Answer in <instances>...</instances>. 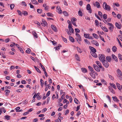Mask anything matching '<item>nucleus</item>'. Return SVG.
<instances>
[{"label":"nucleus","instance_id":"nucleus-63","mask_svg":"<svg viewBox=\"0 0 122 122\" xmlns=\"http://www.w3.org/2000/svg\"><path fill=\"white\" fill-rule=\"evenodd\" d=\"M22 90L20 89H18L16 90V92H21Z\"/></svg>","mask_w":122,"mask_h":122},{"label":"nucleus","instance_id":"nucleus-24","mask_svg":"<svg viewBox=\"0 0 122 122\" xmlns=\"http://www.w3.org/2000/svg\"><path fill=\"white\" fill-rule=\"evenodd\" d=\"M31 1L33 4L37 5L38 4V3L35 0H32Z\"/></svg>","mask_w":122,"mask_h":122},{"label":"nucleus","instance_id":"nucleus-47","mask_svg":"<svg viewBox=\"0 0 122 122\" xmlns=\"http://www.w3.org/2000/svg\"><path fill=\"white\" fill-rule=\"evenodd\" d=\"M5 119H7V120H9L10 119V117L8 115H6L5 116Z\"/></svg>","mask_w":122,"mask_h":122},{"label":"nucleus","instance_id":"nucleus-26","mask_svg":"<svg viewBox=\"0 0 122 122\" xmlns=\"http://www.w3.org/2000/svg\"><path fill=\"white\" fill-rule=\"evenodd\" d=\"M90 74L93 78H95V74H93L92 72H91L90 73Z\"/></svg>","mask_w":122,"mask_h":122},{"label":"nucleus","instance_id":"nucleus-17","mask_svg":"<svg viewBox=\"0 0 122 122\" xmlns=\"http://www.w3.org/2000/svg\"><path fill=\"white\" fill-rule=\"evenodd\" d=\"M97 8H99L100 7V4L99 2L98 1H96L95 2Z\"/></svg>","mask_w":122,"mask_h":122},{"label":"nucleus","instance_id":"nucleus-52","mask_svg":"<svg viewBox=\"0 0 122 122\" xmlns=\"http://www.w3.org/2000/svg\"><path fill=\"white\" fill-rule=\"evenodd\" d=\"M63 13L65 16H68V14L67 12L66 11H64L63 12Z\"/></svg>","mask_w":122,"mask_h":122},{"label":"nucleus","instance_id":"nucleus-45","mask_svg":"<svg viewBox=\"0 0 122 122\" xmlns=\"http://www.w3.org/2000/svg\"><path fill=\"white\" fill-rule=\"evenodd\" d=\"M107 24L108 25L110 26V27H112V28H114V26L112 24L110 23H108Z\"/></svg>","mask_w":122,"mask_h":122},{"label":"nucleus","instance_id":"nucleus-40","mask_svg":"<svg viewBox=\"0 0 122 122\" xmlns=\"http://www.w3.org/2000/svg\"><path fill=\"white\" fill-rule=\"evenodd\" d=\"M37 11L38 13L41 14L42 12V10L41 9H37Z\"/></svg>","mask_w":122,"mask_h":122},{"label":"nucleus","instance_id":"nucleus-33","mask_svg":"<svg viewBox=\"0 0 122 122\" xmlns=\"http://www.w3.org/2000/svg\"><path fill=\"white\" fill-rule=\"evenodd\" d=\"M72 26L71 24H69L68 25V28L70 31H71V29L73 28L72 27Z\"/></svg>","mask_w":122,"mask_h":122},{"label":"nucleus","instance_id":"nucleus-23","mask_svg":"<svg viewBox=\"0 0 122 122\" xmlns=\"http://www.w3.org/2000/svg\"><path fill=\"white\" fill-rule=\"evenodd\" d=\"M79 10L78 12V14L79 16H82V11H81V10L80 9H79Z\"/></svg>","mask_w":122,"mask_h":122},{"label":"nucleus","instance_id":"nucleus-59","mask_svg":"<svg viewBox=\"0 0 122 122\" xmlns=\"http://www.w3.org/2000/svg\"><path fill=\"white\" fill-rule=\"evenodd\" d=\"M1 109L2 111H3L4 112V113H5L6 112V110L3 107L1 108Z\"/></svg>","mask_w":122,"mask_h":122},{"label":"nucleus","instance_id":"nucleus-58","mask_svg":"<svg viewBox=\"0 0 122 122\" xmlns=\"http://www.w3.org/2000/svg\"><path fill=\"white\" fill-rule=\"evenodd\" d=\"M55 121L56 122H61V121L59 118H58V119L55 120Z\"/></svg>","mask_w":122,"mask_h":122},{"label":"nucleus","instance_id":"nucleus-8","mask_svg":"<svg viewBox=\"0 0 122 122\" xmlns=\"http://www.w3.org/2000/svg\"><path fill=\"white\" fill-rule=\"evenodd\" d=\"M42 23H41L42 25L44 26H45L46 25L47 23L44 19H42Z\"/></svg>","mask_w":122,"mask_h":122},{"label":"nucleus","instance_id":"nucleus-49","mask_svg":"<svg viewBox=\"0 0 122 122\" xmlns=\"http://www.w3.org/2000/svg\"><path fill=\"white\" fill-rule=\"evenodd\" d=\"M76 49L80 53H81L82 52V51H81V49L78 47H77Z\"/></svg>","mask_w":122,"mask_h":122},{"label":"nucleus","instance_id":"nucleus-12","mask_svg":"<svg viewBox=\"0 0 122 122\" xmlns=\"http://www.w3.org/2000/svg\"><path fill=\"white\" fill-rule=\"evenodd\" d=\"M75 57L76 60L78 61H80V59L79 56L77 54L75 55Z\"/></svg>","mask_w":122,"mask_h":122},{"label":"nucleus","instance_id":"nucleus-56","mask_svg":"<svg viewBox=\"0 0 122 122\" xmlns=\"http://www.w3.org/2000/svg\"><path fill=\"white\" fill-rule=\"evenodd\" d=\"M10 39L9 38L5 40L4 41L5 43H7L9 42L10 41Z\"/></svg>","mask_w":122,"mask_h":122},{"label":"nucleus","instance_id":"nucleus-25","mask_svg":"<svg viewBox=\"0 0 122 122\" xmlns=\"http://www.w3.org/2000/svg\"><path fill=\"white\" fill-rule=\"evenodd\" d=\"M109 89L110 91L112 92V93H115V92L114 90L111 87L109 86Z\"/></svg>","mask_w":122,"mask_h":122},{"label":"nucleus","instance_id":"nucleus-15","mask_svg":"<svg viewBox=\"0 0 122 122\" xmlns=\"http://www.w3.org/2000/svg\"><path fill=\"white\" fill-rule=\"evenodd\" d=\"M69 40L70 41H71V42H74L75 41L74 39L71 36H69Z\"/></svg>","mask_w":122,"mask_h":122},{"label":"nucleus","instance_id":"nucleus-32","mask_svg":"<svg viewBox=\"0 0 122 122\" xmlns=\"http://www.w3.org/2000/svg\"><path fill=\"white\" fill-rule=\"evenodd\" d=\"M81 70L83 72L85 73L87 71L86 69L85 68H82Z\"/></svg>","mask_w":122,"mask_h":122},{"label":"nucleus","instance_id":"nucleus-29","mask_svg":"<svg viewBox=\"0 0 122 122\" xmlns=\"http://www.w3.org/2000/svg\"><path fill=\"white\" fill-rule=\"evenodd\" d=\"M40 82L41 83V86L42 87L44 84L43 81L41 79L40 80Z\"/></svg>","mask_w":122,"mask_h":122},{"label":"nucleus","instance_id":"nucleus-3","mask_svg":"<svg viewBox=\"0 0 122 122\" xmlns=\"http://www.w3.org/2000/svg\"><path fill=\"white\" fill-rule=\"evenodd\" d=\"M102 62L103 65L105 67L107 68L109 66V65L108 63L106 60H104V61H103Z\"/></svg>","mask_w":122,"mask_h":122},{"label":"nucleus","instance_id":"nucleus-51","mask_svg":"<svg viewBox=\"0 0 122 122\" xmlns=\"http://www.w3.org/2000/svg\"><path fill=\"white\" fill-rule=\"evenodd\" d=\"M118 55L119 58L121 60H122V55L120 54H119Z\"/></svg>","mask_w":122,"mask_h":122},{"label":"nucleus","instance_id":"nucleus-13","mask_svg":"<svg viewBox=\"0 0 122 122\" xmlns=\"http://www.w3.org/2000/svg\"><path fill=\"white\" fill-rule=\"evenodd\" d=\"M106 59L108 62H110L111 61V58L109 56H107L106 57Z\"/></svg>","mask_w":122,"mask_h":122},{"label":"nucleus","instance_id":"nucleus-6","mask_svg":"<svg viewBox=\"0 0 122 122\" xmlns=\"http://www.w3.org/2000/svg\"><path fill=\"white\" fill-rule=\"evenodd\" d=\"M51 27L53 30L55 32H56L57 31V29L55 25H51Z\"/></svg>","mask_w":122,"mask_h":122},{"label":"nucleus","instance_id":"nucleus-48","mask_svg":"<svg viewBox=\"0 0 122 122\" xmlns=\"http://www.w3.org/2000/svg\"><path fill=\"white\" fill-rule=\"evenodd\" d=\"M75 31L76 33H79L80 32V30L78 29H76V28L75 29Z\"/></svg>","mask_w":122,"mask_h":122},{"label":"nucleus","instance_id":"nucleus-20","mask_svg":"<svg viewBox=\"0 0 122 122\" xmlns=\"http://www.w3.org/2000/svg\"><path fill=\"white\" fill-rule=\"evenodd\" d=\"M116 85L117 88L118 89L120 90H121V88L120 85V84L118 83H117Z\"/></svg>","mask_w":122,"mask_h":122},{"label":"nucleus","instance_id":"nucleus-38","mask_svg":"<svg viewBox=\"0 0 122 122\" xmlns=\"http://www.w3.org/2000/svg\"><path fill=\"white\" fill-rule=\"evenodd\" d=\"M110 79L114 81V78L111 75L109 74L108 75Z\"/></svg>","mask_w":122,"mask_h":122},{"label":"nucleus","instance_id":"nucleus-21","mask_svg":"<svg viewBox=\"0 0 122 122\" xmlns=\"http://www.w3.org/2000/svg\"><path fill=\"white\" fill-rule=\"evenodd\" d=\"M110 86L113 87L114 89H116V85L113 83H110Z\"/></svg>","mask_w":122,"mask_h":122},{"label":"nucleus","instance_id":"nucleus-5","mask_svg":"<svg viewBox=\"0 0 122 122\" xmlns=\"http://www.w3.org/2000/svg\"><path fill=\"white\" fill-rule=\"evenodd\" d=\"M76 18L73 17L71 20V21L72 22V23L73 25H75V26H77V25H76V24L75 21H76Z\"/></svg>","mask_w":122,"mask_h":122},{"label":"nucleus","instance_id":"nucleus-9","mask_svg":"<svg viewBox=\"0 0 122 122\" xmlns=\"http://www.w3.org/2000/svg\"><path fill=\"white\" fill-rule=\"evenodd\" d=\"M113 100L115 102H118L119 101V100H118L117 97L116 96H114L112 97Z\"/></svg>","mask_w":122,"mask_h":122},{"label":"nucleus","instance_id":"nucleus-11","mask_svg":"<svg viewBox=\"0 0 122 122\" xmlns=\"http://www.w3.org/2000/svg\"><path fill=\"white\" fill-rule=\"evenodd\" d=\"M96 63L97 65L99 66L100 68H102V66L100 62L97 61H96Z\"/></svg>","mask_w":122,"mask_h":122},{"label":"nucleus","instance_id":"nucleus-14","mask_svg":"<svg viewBox=\"0 0 122 122\" xmlns=\"http://www.w3.org/2000/svg\"><path fill=\"white\" fill-rule=\"evenodd\" d=\"M76 35L78 37L79 41H81V37L80 36V35L78 33H76Z\"/></svg>","mask_w":122,"mask_h":122},{"label":"nucleus","instance_id":"nucleus-53","mask_svg":"<svg viewBox=\"0 0 122 122\" xmlns=\"http://www.w3.org/2000/svg\"><path fill=\"white\" fill-rule=\"evenodd\" d=\"M96 25L98 26L99 25V22L98 20H96L95 21Z\"/></svg>","mask_w":122,"mask_h":122},{"label":"nucleus","instance_id":"nucleus-34","mask_svg":"<svg viewBox=\"0 0 122 122\" xmlns=\"http://www.w3.org/2000/svg\"><path fill=\"white\" fill-rule=\"evenodd\" d=\"M22 14L25 15H27L28 14V13L25 11H23L22 12Z\"/></svg>","mask_w":122,"mask_h":122},{"label":"nucleus","instance_id":"nucleus-46","mask_svg":"<svg viewBox=\"0 0 122 122\" xmlns=\"http://www.w3.org/2000/svg\"><path fill=\"white\" fill-rule=\"evenodd\" d=\"M14 7V4H12L10 5V7L11 10H12Z\"/></svg>","mask_w":122,"mask_h":122},{"label":"nucleus","instance_id":"nucleus-10","mask_svg":"<svg viewBox=\"0 0 122 122\" xmlns=\"http://www.w3.org/2000/svg\"><path fill=\"white\" fill-rule=\"evenodd\" d=\"M32 34L34 37L37 38L38 37L37 34L35 31H33L32 32Z\"/></svg>","mask_w":122,"mask_h":122},{"label":"nucleus","instance_id":"nucleus-39","mask_svg":"<svg viewBox=\"0 0 122 122\" xmlns=\"http://www.w3.org/2000/svg\"><path fill=\"white\" fill-rule=\"evenodd\" d=\"M88 68L89 69V70L92 72H93V68L91 66H88Z\"/></svg>","mask_w":122,"mask_h":122},{"label":"nucleus","instance_id":"nucleus-16","mask_svg":"<svg viewBox=\"0 0 122 122\" xmlns=\"http://www.w3.org/2000/svg\"><path fill=\"white\" fill-rule=\"evenodd\" d=\"M112 57L115 60V61H117V58L114 55L112 54Z\"/></svg>","mask_w":122,"mask_h":122},{"label":"nucleus","instance_id":"nucleus-41","mask_svg":"<svg viewBox=\"0 0 122 122\" xmlns=\"http://www.w3.org/2000/svg\"><path fill=\"white\" fill-rule=\"evenodd\" d=\"M92 35L95 38H98V36L95 33H93L92 34Z\"/></svg>","mask_w":122,"mask_h":122},{"label":"nucleus","instance_id":"nucleus-19","mask_svg":"<svg viewBox=\"0 0 122 122\" xmlns=\"http://www.w3.org/2000/svg\"><path fill=\"white\" fill-rule=\"evenodd\" d=\"M5 91L6 92L5 95L6 96H8L9 95V93L10 92V91L8 89H6L5 90Z\"/></svg>","mask_w":122,"mask_h":122},{"label":"nucleus","instance_id":"nucleus-50","mask_svg":"<svg viewBox=\"0 0 122 122\" xmlns=\"http://www.w3.org/2000/svg\"><path fill=\"white\" fill-rule=\"evenodd\" d=\"M98 15L101 17H102V13L100 11L98 12Z\"/></svg>","mask_w":122,"mask_h":122},{"label":"nucleus","instance_id":"nucleus-54","mask_svg":"<svg viewBox=\"0 0 122 122\" xmlns=\"http://www.w3.org/2000/svg\"><path fill=\"white\" fill-rule=\"evenodd\" d=\"M61 37L62 38L63 41H64L66 43L67 41V39L65 38H64L62 36H61Z\"/></svg>","mask_w":122,"mask_h":122},{"label":"nucleus","instance_id":"nucleus-37","mask_svg":"<svg viewBox=\"0 0 122 122\" xmlns=\"http://www.w3.org/2000/svg\"><path fill=\"white\" fill-rule=\"evenodd\" d=\"M89 34H84V36L86 38H89Z\"/></svg>","mask_w":122,"mask_h":122},{"label":"nucleus","instance_id":"nucleus-44","mask_svg":"<svg viewBox=\"0 0 122 122\" xmlns=\"http://www.w3.org/2000/svg\"><path fill=\"white\" fill-rule=\"evenodd\" d=\"M15 43H13L12 44H11L10 46L12 47H14V46L15 45Z\"/></svg>","mask_w":122,"mask_h":122},{"label":"nucleus","instance_id":"nucleus-27","mask_svg":"<svg viewBox=\"0 0 122 122\" xmlns=\"http://www.w3.org/2000/svg\"><path fill=\"white\" fill-rule=\"evenodd\" d=\"M34 67H35V68L36 70V71L38 72H39V73H41V71L38 68H37L35 66H34Z\"/></svg>","mask_w":122,"mask_h":122},{"label":"nucleus","instance_id":"nucleus-7","mask_svg":"<svg viewBox=\"0 0 122 122\" xmlns=\"http://www.w3.org/2000/svg\"><path fill=\"white\" fill-rule=\"evenodd\" d=\"M117 72L119 76V77H121V76H122V74L121 71L119 69H118L117 70Z\"/></svg>","mask_w":122,"mask_h":122},{"label":"nucleus","instance_id":"nucleus-60","mask_svg":"<svg viewBox=\"0 0 122 122\" xmlns=\"http://www.w3.org/2000/svg\"><path fill=\"white\" fill-rule=\"evenodd\" d=\"M17 11L18 14L19 15H21V16L22 15V14L20 10H17Z\"/></svg>","mask_w":122,"mask_h":122},{"label":"nucleus","instance_id":"nucleus-57","mask_svg":"<svg viewBox=\"0 0 122 122\" xmlns=\"http://www.w3.org/2000/svg\"><path fill=\"white\" fill-rule=\"evenodd\" d=\"M74 101L75 103L76 104H78V103L77 102L78 101V100L77 98H75L74 99Z\"/></svg>","mask_w":122,"mask_h":122},{"label":"nucleus","instance_id":"nucleus-55","mask_svg":"<svg viewBox=\"0 0 122 122\" xmlns=\"http://www.w3.org/2000/svg\"><path fill=\"white\" fill-rule=\"evenodd\" d=\"M18 49L19 50H20V52H22V53H24V52L22 48L20 47H18Z\"/></svg>","mask_w":122,"mask_h":122},{"label":"nucleus","instance_id":"nucleus-4","mask_svg":"<svg viewBox=\"0 0 122 122\" xmlns=\"http://www.w3.org/2000/svg\"><path fill=\"white\" fill-rule=\"evenodd\" d=\"M93 66L94 68L96 71L98 72L100 71V69L96 65L93 64Z\"/></svg>","mask_w":122,"mask_h":122},{"label":"nucleus","instance_id":"nucleus-1","mask_svg":"<svg viewBox=\"0 0 122 122\" xmlns=\"http://www.w3.org/2000/svg\"><path fill=\"white\" fill-rule=\"evenodd\" d=\"M103 8L106 10H110L111 8L110 6L107 5V3L105 2H104L103 3Z\"/></svg>","mask_w":122,"mask_h":122},{"label":"nucleus","instance_id":"nucleus-36","mask_svg":"<svg viewBox=\"0 0 122 122\" xmlns=\"http://www.w3.org/2000/svg\"><path fill=\"white\" fill-rule=\"evenodd\" d=\"M47 15L48 16L53 17L52 14L51 13L48 12L47 13Z\"/></svg>","mask_w":122,"mask_h":122},{"label":"nucleus","instance_id":"nucleus-42","mask_svg":"<svg viewBox=\"0 0 122 122\" xmlns=\"http://www.w3.org/2000/svg\"><path fill=\"white\" fill-rule=\"evenodd\" d=\"M30 48H28L26 50V53H27V54H29L30 53Z\"/></svg>","mask_w":122,"mask_h":122},{"label":"nucleus","instance_id":"nucleus-28","mask_svg":"<svg viewBox=\"0 0 122 122\" xmlns=\"http://www.w3.org/2000/svg\"><path fill=\"white\" fill-rule=\"evenodd\" d=\"M115 25L117 28L119 29H120V27L119 25V24L118 23H117V22L116 23Z\"/></svg>","mask_w":122,"mask_h":122},{"label":"nucleus","instance_id":"nucleus-30","mask_svg":"<svg viewBox=\"0 0 122 122\" xmlns=\"http://www.w3.org/2000/svg\"><path fill=\"white\" fill-rule=\"evenodd\" d=\"M102 29L105 32H107L108 31V30L106 27H103V28H102Z\"/></svg>","mask_w":122,"mask_h":122},{"label":"nucleus","instance_id":"nucleus-2","mask_svg":"<svg viewBox=\"0 0 122 122\" xmlns=\"http://www.w3.org/2000/svg\"><path fill=\"white\" fill-rule=\"evenodd\" d=\"M98 57L99 60L102 62L105 60V57L103 54H99L98 55Z\"/></svg>","mask_w":122,"mask_h":122},{"label":"nucleus","instance_id":"nucleus-35","mask_svg":"<svg viewBox=\"0 0 122 122\" xmlns=\"http://www.w3.org/2000/svg\"><path fill=\"white\" fill-rule=\"evenodd\" d=\"M91 9V6L89 4H87L86 6V9L87 10H89Z\"/></svg>","mask_w":122,"mask_h":122},{"label":"nucleus","instance_id":"nucleus-61","mask_svg":"<svg viewBox=\"0 0 122 122\" xmlns=\"http://www.w3.org/2000/svg\"><path fill=\"white\" fill-rule=\"evenodd\" d=\"M103 18L105 19H106L107 18V16L106 14H104L103 15Z\"/></svg>","mask_w":122,"mask_h":122},{"label":"nucleus","instance_id":"nucleus-22","mask_svg":"<svg viewBox=\"0 0 122 122\" xmlns=\"http://www.w3.org/2000/svg\"><path fill=\"white\" fill-rule=\"evenodd\" d=\"M91 54V55L93 57L97 58V54L95 53V52H94V53H90Z\"/></svg>","mask_w":122,"mask_h":122},{"label":"nucleus","instance_id":"nucleus-31","mask_svg":"<svg viewBox=\"0 0 122 122\" xmlns=\"http://www.w3.org/2000/svg\"><path fill=\"white\" fill-rule=\"evenodd\" d=\"M66 30L67 32V34L69 35H71V32L70 31V30H68V29H66Z\"/></svg>","mask_w":122,"mask_h":122},{"label":"nucleus","instance_id":"nucleus-18","mask_svg":"<svg viewBox=\"0 0 122 122\" xmlns=\"http://www.w3.org/2000/svg\"><path fill=\"white\" fill-rule=\"evenodd\" d=\"M112 51L113 52H115L117 51V48L115 46H114L112 48Z\"/></svg>","mask_w":122,"mask_h":122},{"label":"nucleus","instance_id":"nucleus-62","mask_svg":"<svg viewBox=\"0 0 122 122\" xmlns=\"http://www.w3.org/2000/svg\"><path fill=\"white\" fill-rule=\"evenodd\" d=\"M78 86L79 87V88H82L83 89V90H84V88L83 87V86L82 85H78Z\"/></svg>","mask_w":122,"mask_h":122},{"label":"nucleus","instance_id":"nucleus-43","mask_svg":"<svg viewBox=\"0 0 122 122\" xmlns=\"http://www.w3.org/2000/svg\"><path fill=\"white\" fill-rule=\"evenodd\" d=\"M96 52V49L93 47L92 50L90 52V53H93Z\"/></svg>","mask_w":122,"mask_h":122},{"label":"nucleus","instance_id":"nucleus-64","mask_svg":"<svg viewBox=\"0 0 122 122\" xmlns=\"http://www.w3.org/2000/svg\"><path fill=\"white\" fill-rule=\"evenodd\" d=\"M50 91H49L46 93V97L50 95Z\"/></svg>","mask_w":122,"mask_h":122}]
</instances>
